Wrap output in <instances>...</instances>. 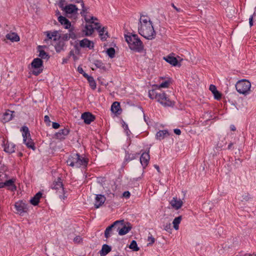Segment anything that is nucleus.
<instances>
[{"instance_id":"obj_64","label":"nucleus","mask_w":256,"mask_h":256,"mask_svg":"<svg viewBox=\"0 0 256 256\" xmlns=\"http://www.w3.org/2000/svg\"><path fill=\"white\" fill-rule=\"evenodd\" d=\"M92 70H95V68H92Z\"/></svg>"},{"instance_id":"obj_25","label":"nucleus","mask_w":256,"mask_h":256,"mask_svg":"<svg viewBox=\"0 0 256 256\" xmlns=\"http://www.w3.org/2000/svg\"><path fill=\"white\" fill-rule=\"evenodd\" d=\"M7 40H10L12 42H18L20 41V38L18 34L14 32H10L6 36Z\"/></svg>"},{"instance_id":"obj_12","label":"nucleus","mask_w":256,"mask_h":256,"mask_svg":"<svg viewBox=\"0 0 256 256\" xmlns=\"http://www.w3.org/2000/svg\"><path fill=\"white\" fill-rule=\"evenodd\" d=\"M63 10L68 16H75L78 14V8L74 4H68L65 6L64 7H62Z\"/></svg>"},{"instance_id":"obj_9","label":"nucleus","mask_w":256,"mask_h":256,"mask_svg":"<svg viewBox=\"0 0 256 256\" xmlns=\"http://www.w3.org/2000/svg\"><path fill=\"white\" fill-rule=\"evenodd\" d=\"M82 10L80 12V14L82 16V18H84L85 22L86 23H92L94 24V25L95 26L96 22H98V19L94 17L89 12L88 10V8L84 6L82 7Z\"/></svg>"},{"instance_id":"obj_62","label":"nucleus","mask_w":256,"mask_h":256,"mask_svg":"<svg viewBox=\"0 0 256 256\" xmlns=\"http://www.w3.org/2000/svg\"><path fill=\"white\" fill-rule=\"evenodd\" d=\"M57 14H60V12H58L57 13H56Z\"/></svg>"},{"instance_id":"obj_56","label":"nucleus","mask_w":256,"mask_h":256,"mask_svg":"<svg viewBox=\"0 0 256 256\" xmlns=\"http://www.w3.org/2000/svg\"><path fill=\"white\" fill-rule=\"evenodd\" d=\"M252 16H250L249 18V22H250V26H252V25H253V23H252Z\"/></svg>"},{"instance_id":"obj_43","label":"nucleus","mask_w":256,"mask_h":256,"mask_svg":"<svg viewBox=\"0 0 256 256\" xmlns=\"http://www.w3.org/2000/svg\"><path fill=\"white\" fill-rule=\"evenodd\" d=\"M148 246L152 245L154 242L155 239L152 235H150L148 237Z\"/></svg>"},{"instance_id":"obj_26","label":"nucleus","mask_w":256,"mask_h":256,"mask_svg":"<svg viewBox=\"0 0 256 256\" xmlns=\"http://www.w3.org/2000/svg\"><path fill=\"white\" fill-rule=\"evenodd\" d=\"M56 50L58 52H60L62 50H64V42L62 40V37L60 39L58 40L56 43H54L53 44Z\"/></svg>"},{"instance_id":"obj_51","label":"nucleus","mask_w":256,"mask_h":256,"mask_svg":"<svg viewBox=\"0 0 256 256\" xmlns=\"http://www.w3.org/2000/svg\"><path fill=\"white\" fill-rule=\"evenodd\" d=\"M60 126V125L57 122H54L52 124V126L54 129H57V128H59Z\"/></svg>"},{"instance_id":"obj_11","label":"nucleus","mask_w":256,"mask_h":256,"mask_svg":"<svg viewBox=\"0 0 256 256\" xmlns=\"http://www.w3.org/2000/svg\"><path fill=\"white\" fill-rule=\"evenodd\" d=\"M22 136L24 143L29 148L34 150V144L32 140L30 138V134L27 127L22 128Z\"/></svg>"},{"instance_id":"obj_8","label":"nucleus","mask_w":256,"mask_h":256,"mask_svg":"<svg viewBox=\"0 0 256 256\" xmlns=\"http://www.w3.org/2000/svg\"><path fill=\"white\" fill-rule=\"evenodd\" d=\"M119 222L116 226V230L120 236H123L131 230L132 226L129 223L125 224L124 220H116Z\"/></svg>"},{"instance_id":"obj_50","label":"nucleus","mask_w":256,"mask_h":256,"mask_svg":"<svg viewBox=\"0 0 256 256\" xmlns=\"http://www.w3.org/2000/svg\"><path fill=\"white\" fill-rule=\"evenodd\" d=\"M78 72L82 74L84 76V74H86L83 70L82 68V67H80V66H78Z\"/></svg>"},{"instance_id":"obj_4","label":"nucleus","mask_w":256,"mask_h":256,"mask_svg":"<svg viewBox=\"0 0 256 256\" xmlns=\"http://www.w3.org/2000/svg\"><path fill=\"white\" fill-rule=\"evenodd\" d=\"M66 162L68 166L72 167L86 168L88 163V159L80 156L78 154H75L70 156Z\"/></svg>"},{"instance_id":"obj_27","label":"nucleus","mask_w":256,"mask_h":256,"mask_svg":"<svg viewBox=\"0 0 256 256\" xmlns=\"http://www.w3.org/2000/svg\"><path fill=\"white\" fill-rule=\"evenodd\" d=\"M119 222H114L112 225L108 226L104 232V236L106 238H108L111 236L112 234V228L116 229V225L118 224Z\"/></svg>"},{"instance_id":"obj_6","label":"nucleus","mask_w":256,"mask_h":256,"mask_svg":"<svg viewBox=\"0 0 256 256\" xmlns=\"http://www.w3.org/2000/svg\"><path fill=\"white\" fill-rule=\"evenodd\" d=\"M236 88L240 94H246L250 93L251 84L246 80H239L236 84Z\"/></svg>"},{"instance_id":"obj_58","label":"nucleus","mask_w":256,"mask_h":256,"mask_svg":"<svg viewBox=\"0 0 256 256\" xmlns=\"http://www.w3.org/2000/svg\"><path fill=\"white\" fill-rule=\"evenodd\" d=\"M60 6L62 8V7H64V4L62 2H60Z\"/></svg>"},{"instance_id":"obj_10","label":"nucleus","mask_w":256,"mask_h":256,"mask_svg":"<svg viewBox=\"0 0 256 256\" xmlns=\"http://www.w3.org/2000/svg\"><path fill=\"white\" fill-rule=\"evenodd\" d=\"M42 60L41 58H34L32 60V62L31 63V65L32 68L34 69L32 71V73L38 76L42 72Z\"/></svg>"},{"instance_id":"obj_13","label":"nucleus","mask_w":256,"mask_h":256,"mask_svg":"<svg viewBox=\"0 0 256 256\" xmlns=\"http://www.w3.org/2000/svg\"><path fill=\"white\" fill-rule=\"evenodd\" d=\"M15 180L11 179L6 180L4 182H0V188H7L12 191H14L16 190V186L14 184Z\"/></svg>"},{"instance_id":"obj_48","label":"nucleus","mask_w":256,"mask_h":256,"mask_svg":"<svg viewBox=\"0 0 256 256\" xmlns=\"http://www.w3.org/2000/svg\"><path fill=\"white\" fill-rule=\"evenodd\" d=\"M62 36V40L64 42V40H68V39H70V38L68 37V36H69L68 34H63L62 36Z\"/></svg>"},{"instance_id":"obj_31","label":"nucleus","mask_w":256,"mask_h":256,"mask_svg":"<svg viewBox=\"0 0 256 256\" xmlns=\"http://www.w3.org/2000/svg\"><path fill=\"white\" fill-rule=\"evenodd\" d=\"M112 248L108 244H104L102 246L101 250L100 251V256H105L111 251Z\"/></svg>"},{"instance_id":"obj_46","label":"nucleus","mask_w":256,"mask_h":256,"mask_svg":"<svg viewBox=\"0 0 256 256\" xmlns=\"http://www.w3.org/2000/svg\"><path fill=\"white\" fill-rule=\"evenodd\" d=\"M70 2L73 3H80L81 6H84V2L82 0H70Z\"/></svg>"},{"instance_id":"obj_7","label":"nucleus","mask_w":256,"mask_h":256,"mask_svg":"<svg viewBox=\"0 0 256 256\" xmlns=\"http://www.w3.org/2000/svg\"><path fill=\"white\" fill-rule=\"evenodd\" d=\"M44 34L46 36V38L44 40V42L52 45L60 40L62 37L60 32L57 30L46 31L44 32Z\"/></svg>"},{"instance_id":"obj_33","label":"nucleus","mask_w":256,"mask_h":256,"mask_svg":"<svg viewBox=\"0 0 256 256\" xmlns=\"http://www.w3.org/2000/svg\"><path fill=\"white\" fill-rule=\"evenodd\" d=\"M42 196V194L40 192H38L30 200V203L34 206H36L40 201V198Z\"/></svg>"},{"instance_id":"obj_44","label":"nucleus","mask_w":256,"mask_h":256,"mask_svg":"<svg viewBox=\"0 0 256 256\" xmlns=\"http://www.w3.org/2000/svg\"><path fill=\"white\" fill-rule=\"evenodd\" d=\"M73 240L76 244H80L82 242V238L80 236H76L74 238Z\"/></svg>"},{"instance_id":"obj_60","label":"nucleus","mask_w":256,"mask_h":256,"mask_svg":"<svg viewBox=\"0 0 256 256\" xmlns=\"http://www.w3.org/2000/svg\"><path fill=\"white\" fill-rule=\"evenodd\" d=\"M232 143L230 144H228V149H230V148H231V147H232Z\"/></svg>"},{"instance_id":"obj_30","label":"nucleus","mask_w":256,"mask_h":256,"mask_svg":"<svg viewBox=\"0 0 256 256\" xmlns=\"http://www.w3.org/2000/svg\"><path fill=\"white\" fill-rule=\"evenodd\" d=\"M170 135L168 132L167 130H162L158 131L156 134V138L158 140H162L166 138Z\"/></svg>"},{"instance_id":"obj_22","label":"nucleus","mask_w":256,"mask_h":256,"mask_svg":"<svg viewBox=\"0 0 256 256\" xmlns=\"http://www.w3.org/2000/svg\"><path fill=\"white\" fill-rule=\"evenodd\" d=\"M70 130L68 128H64L62 130H60L58 132H56L55 134V136L56 138L59 140H63L65 137L68 136L69 134Z\"/></svg>"},{"instance_id":"obj_41","label":"nucleus","mask_w":256,"mask_h":256,"mask_svg":"<svg viewBox=\"0 0 256 256\" xmlns=\"http://www.w3.org/2000/svg\"><path fill=\"white\" fill-rule=\"evenodd\" d=\"M94 64L95 66L96 67V68H102V69H104V64L100 61H99V60L95 61Z\"/></svg>"},{"instance_id":"obj_63","label":"nucleus","mask_w":256,"mask_h":256,"mask_svg":"<svg viewBox=\"0 0 256 256\" xmlns=\"http://www.w3.org/2000/svg\"><path fill=\"white\" fill-rule=\"evenodd\" d=\"M66 233H67L68 234V230H66Z\"/></svg>"},{"instance_id":"obj_61","label":"nucleus","mask_w":256,"mask_h":256,"mask_svg":"<svg viewBox=\"0 0 256 256\" xmlns=\"http://www.w3.org/2000/svg\"><path fill=\"white\" fill-rule=\"evenodd\" d=\"M70 230L72 231V232H74V228H70Z\"/></svg>"},{"instance_id":"obj_39","label":"nucleus","mask_w":256,"mask_h":256,"mask_svg":"<svg viewBox=\"0 0 256 256\" xmlns=\"http://www.w3.org/2000/svg\"><path fill=\"white\" fill-rule=\"evenodd\" d=\"M129 248L135 252H137L140 250L138 246L136 241L134 240L131 242L129 246Z\"/></svg>"},{"instance_id":"obj_49","label":"nucleus","mask_w":256,"mask_h":256,"mask_svg":"<svg viewBox=\"0 0 256 256\" xmlns=\"http://www.w3.org/2000/svg\"><path fill=\"white\" fill-rule=\"evenodd\" d=\"M44 122L48 124V126L50 125V118L48 116H44Z\"/></svg>"},{"instance_id":"obj_40","label":"nucleus","mask_w":256,"mask_h":256,"mask_svg":"<svg viewBox=\"0 0 256 256\" xmlns=\"http://www.w3.org/2000/svg\"><path fill=\"white\" fill-rule=\"evenodd\" d=\"M106 53L110 58H112L115 54V50L112 48H110L107 50Z\"/></svg>"},{"instance_id":"obj_20","label":"nucleus","mask_w":256,"mask_h":256,"mask_svg":"<svg viewBox=\"0 0 256 256\" xmlns=\"http://www.w3.org/2000/svg\"><path fill=\"white\" fill-rule=\"evenodd\" d=\"M92 24V23H86L85 25L82 30V32L85 36H90L94 32L95 26L94 27Z\"/></svg>"},{"instance_id":"obj_23","label":"nucleus","mask_w":256,"mask_h":256,"mask_svg":"<svg viewBox=\"0 0 256 256\" xmlns=\"http://www.w3.org/2000/svg\"><path fill=\"white\" fill-rule=\"evenodd\" d=\"M80 46L82 48H88L92 49L94 48V42L87 38H84L80 41Z\"/></svg>"},{"instance_id":"obj_34","label":"nucleus","mask_w":256,"mask_h":256,"mask_svg":"<svg viewBox=\"0 0 256 256\" xmlns=\"http://www.w3.org/2000/svg\"><path fill=\"white\" fill-rule=\"evenodd\" d=\"M164 59L166 60V61L172 66H176L178 64V60L174 56H168L164 58Z\"/></svg>"},{"instance_id":"obj_14","label":"nucleus","mask_w":256,"mask_h":256,"mask_svg":"<svg viewBox=\"0 0 256 256\" xmlns=\"http://www.w3.org/2000/svg\"><path fill=\"white\" fill-rule=\"evenodd\" d=\"M94 26L95 29L98 31L101 40H106L108 37V31L106 30V28L104 27L101 28L100 24L98 22H96Z\"/></svg>"},{"instance_id":"obj_19","label":"nucleus","mask_w":256,"mask_h":256,"mask_svg":"<svg viewBox=\"0 0 256 256\" xmlns=\"http://www.w3.org/2000/svg\"><path fill=\"white\" fill-rule=\"evenodd\" d=\"M12 113L13 112L10 110H6L4 112L1 114L0 119L4 123L8 122L12 120Z\"/></svg>"},{"instance_id":"obj_59","label":"nucleus","mask_w":256,"mask_h":256,"mask_svg":"<svg viewBox=\"0 0 256 256\" xmlns=\"http://www.w3.org/2000/svg\"><path fill=\"white\" fill-rule=\"evenodd\" d=\"M154 168L158 170V172H160V168L157 165H154Z\"/></svg>"},{"instance_id":"obj_15","label":"nucleus","mask_w":256,"mask_h":256,"mask_svg":"<svg viewBox=\"0 0 256 256\" xmlns=\"http://www.w3.org/2000/svg\"><path fill=\"white\" fill-rule=\"evenodd\" d=\"M15 208L16 210V213L21 214L23 212H26L27 211V205L22 201H18L15 204Z\"/></svg>"},{"instance_id":"obj_54","label":"nucleus","mask_w":256,"mask_h":256,"mask_svg":"<svg viewBox=\"0 0 256 256\" xmlns=\"http://www.w3.org/2000/svg\"><path fill=\"white\" fill-rule=\"evenodd\" d=\"M6 177V174H0V180H3Z\"/></svg>"},{"instance_id":"obj_42","label":"nucleus","mask_w":256,"mask_h":256,"mask_svg":"<svg viewBox=\"0 0 256 256\" xmlns=\"http://www.w3.org/2000/svg\"><path fill=\"white\" fill-rule=\"evenodd\" d=\"M239 198L241 201H248L250 197L248 194L244 193L241 196H239Z\"/></svg>"},{"instance_id":"obj_55","label":"nucleus","mask_w":256,"mask_h":256,"mask_svg":"<svg viewBox=\"0 0 256 256\" xmlns=\"http://www.w3.org/2000/svg\"><path fill=\"white\" fill-rule=\"evenodd\" d=\"M172 6L176 10V12H182V10L180 9V8H176L174 4H172Z\"/></svg>"},{"instance_id":"obj_52","label":"nucleus","mask_w":256,"mask_h":256,"mask_svg":"<svg viewBox=\"0 0 256 256\" xmlns=\"http://www.w3.org/2000/svg\"><path fill=\"white\" fill-rule=\"evenodd\" d=\"M174 132L177 135H180L181 134V131L180 129L176 128L174 130Z\"/></svg>"},{"instance_id":"obj_29","label":"nucleus","mask_w":256,"mask_h":256,"mask_svg":"<svg viewBox=\"0 0 256 256\" xmlns=\"http://www.w3.org/2000/svg\"><path fill=\"white\" fill-rule=\"evenodd\" d=\"M210 90L212 92L214 98L216 100H220L222 97L221 94L217 90L216 88L213 84H210L209 88Z\"/></svg>"},{"instance_id":"obj_24","label":"nucleus","mask_w":256,"mask_h":256,"mask_svg":"<svg viewBox=\"0 0 256 256\" xmlns=\"http://www.w3.org/2000/svg\"><path fill=\"white\" fill-rule=\"evenodd\" d=\"M106 201V198L102 194L96 195V197L94 206L96 208H98L102 206Z\"/></svg>"},{"instance_id":"obj_53","label":"nucleus","mask_w":256,"mask_h":256,"mask_svg":"<svg viewBox=\"0 0 256 256\" xmlns=\"http://www.w3.org/2000/svg\"><path fill=\"white\" fill-rule=\"evenodd\" d=\"M123 196L126 198H128L130 196V193L129 192H125L123 194Z\"/></svg>"},{"instance_id":"obj_37","label":"nucleus","mask_w":256,"mask_h":256,"mask_svg":"<svg viewBox=\"0 0 256 256\" xmlns=\"http://www.w3.org/2000/svg\"><path fill=\"white\" fill-rule=\"evenodd\" d=\"M170 82L169 80H165L164 82H162L160 84H157L155 86V87L158 90H160L162 88H168L169 87L170 85Z\"/></svg>"},{"instance_id":"obj_2","label":"nucleus","mask_w":256,"mask_h":256,"mask_svg":"<svg viewBox=\"0 0 256 256\" xmlns=\"http://www.w3.org/2000/svg\"><path fill=\"white\" fill-rule=\"evenodd\" d=\"M148 96L151 99H156L158 102L164 106H172L174 105V102L170 100L164 92L158 93L154 90H152L149 91Z\"/></svg>"},{"instance_id":"obj_35","label":"nucleus","mask_w":256,"mask_h":256,"mask_svg":"<svg viewBox=\"0 0 256 256\" xmlns=\"http://www.w3.org/2000/svg\"><path fill=\"white\" fill-rule=\"evenodd\" d=\"M120 110V104L118 102H114L111 106V110L113 113L119 114Z\"/></svg>"},{"instance_id":"obj_1","label":"nucleus","mask_w":256,"mask_h":256,"mask_svg":"<svg viewBox=\"0 0 256 256\" xmlns=\"http://www.w3.org/2000/svg\"><path fill=\"white\" fill-rule=\"evenodd\" d=\"M138 32L145 38L149 40L154 39L156 32L154 30L152 23L150 18L146 16H141L139 20Z\"/></svg>"},{"instance_id":"obj_36","label":"nucleus","mask_w":256,"mask_h":256,"mask_svg":"<svg viewBox=\"0 0 256 256\" xmlns=\"http://www.w3.org/2000/svg\"><path fill=\"white\" fill-rule=\"evenodd\" d=\"M182 220V216H178L176 218L173 222H172V224H173V226H174V228L176 230H178V228H179V224L180 223V222Z\"/></svg>"},{"instance_id":"obj_47","label":"nucleus","mask_w":256,"mask_h":256,"mask_svg":"<svg viewBox=\"0 0 256 256\" xmlns=\"http://www.w3.org/2000/svg\"><path fill=\"white\" fill-rule=\"evenodd\" d=\"M68 34H69V36L68 37L70 38H72L73 40H74L76 38V34L73 32H70L68 33Z\"/></svg>"},{"instance_id":"obj_28","label":"nucleus","mask_w":256,"mask_h":256,"mask_svg":"<svg viewBox=\"0 0 256 256\" xmlns=\"http://www.w3.org/2000/svg\"><path fill=\"white\" fill-rule=\"evenodd\" d=\"M58 22L63 25L66 28H69L71 26L70 21L65 17L60 16L58 18Z\"/></svg>"},{"instance_id":"obj_32","label":"nucleus","mask_w":256,"mask_h":256,"mask_svg":"<svg viewBox=\"0 0 256 256\" xmlns=\"http://www.w3.org/2000/svg\"><path fill=\"white\" fill-rule=\"evenodd\" d=\"M84 77L88 80L90 88L92 90H94L96 88V85L94 78L92 76H89L88 74H84Z\"/></svg>"},{"instance_id":"obj_16","label":"nucleus","mask_w":256,"mask_h":256,"mask_svg":"<svg viewBox=\"0 0 256 256\" xmlns=\"http://www.w3.org/2000/svg\"><path fill=\"white\" fill-rule=\"evenodd\" d=\"M183 202L180 198H178L176 196L174 197L172 199L170 202L172 208L176 210H178L181 208L183 205Z\"/></svg>"},{"instance_id":"obj_57","label":"nucleus","mask_w":256,"mask_h":256,"mask_svg":"<svg viewBox=\"0 0 256 256\" xmlns=\"http://www.w3.org/2000/svg\"><path fill=\"white\" fill-rule=\"evenodd\" d=\"M230 128L232 131H234L236 130V127L234 125H231L230 126Z\"/></svg>"},{"instance_id":"obj_17","label":"nucleus","mask_w":256,"mask_h":256,"mask_svg":"<svg viewBox=\"0 0 256 256\" xmlns=\"http://www.w3.org/2000/svg\"><path fill=\"white\" fill-rule=\"evenodd\" d=\"M3 146L5 152L8 153H12L15 151V145L8 140H3Z\"/></svg>"},{"instance_id":"obj_45","label":"nucleus","mask_w":256,"mask_h":256,"mask_svg":"<svg viewBox=\"0 0 256 256\" xmlns=\"http://www.w3.org/2000/svg\"><path fill=\"white\" fill-rule=\"evenodd\" d=\"M164 229L166 231L170 232L172 230L171 224L170 223L166 224L164 226Z\"/></svg>"},{"instance_id":"obj_38","label":"nucleus","mask_w":256,"mask_h":256,"mask_svg":"<svg viewBox=\"0 0 256 256\" xmlns=\"http://www.w3.org/2000/svg\"><path fill=\"white\" fill-rule=\"evenodd\" d=\"M41 46H38V47L39 51V56L41 58L48 59L49 58L48 54L44 50H41Z\"/></svg>"},{"instance_id":"obj_3","label":"nucleus","mask_w":256,"mask_h":256,"mask_svg":"<svg viewBox=\"0 0 256 256\" xmlns=\"http://www.w3.org/2000/svg\"><path fill=\"white\" fill-rule=\"evenodd\" d=\"M126 40L131 50L140 52L144 48V45L136 34H130L125 36Z\"/></svg>"},{"instance_id":"obj_21","label":"nucleus","mask_w":256,"mask_h":256,"mask_svg":"<svg viewBox=\"0 0 256 256\" xmlns=\"http://www.w3.org/2000/svg\"><path fill=\"white\" fill-rule=\"evenodd\" d=\"M149 150L148 152H143L140 158V162L144 168H146L150 160Z\"/></svg>"},{"instance_id":"obj_18","label":"nucleus","mask_w":256,"mask_h":256,"mask_svg":"<svg viewBox=\"0 0 256 256\" xmlns=\"http://www.w3.org/2000/svg\"><path fill=\"white\" fill-rule=\"evenodd\" d=\"M81 118L86 124H90L95 119L94 116L89 112H86L82 114Z\"/></svg>"},{"instance_id":"obj_5","label":"nucleus","mask_w":256,"mask_h":256,"mask_svg":"<svg viewBox=\"0 0 256 256\" xmlns=\"http://www.w3.org/2000/svg\"><path fill=\"white\" fill-rule=\"evenodd\" d=\"M51 188L55 191L56 194L61 200H64L67 198L66 192L64 190L62 180L60 178L53 182Z\"/></svg>"}]
</instances>
